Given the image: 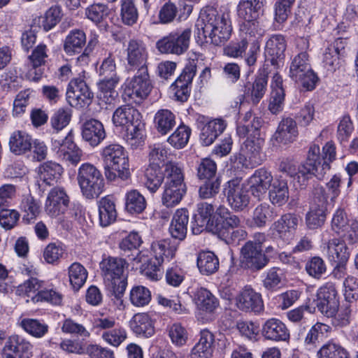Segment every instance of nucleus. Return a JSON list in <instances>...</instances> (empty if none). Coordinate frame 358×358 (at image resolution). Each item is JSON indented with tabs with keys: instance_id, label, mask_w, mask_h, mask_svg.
I'll return each instance as SVG.
<instances>
[{
	"instance_id": "obj_1",
	"label": "nucleus",
	"mask_w": 358,
	"mask_h": 358,
	"mask_svg": "<svg viewBox=\"0 0 358 358\" xmlns=\"http://www.w3.org/2000/svg\"><path fill=\"white\" fill-rule=\"evenodd\" d=\"M197 38L206 42L222 45L231 37L232 27L229 15L220 13L211 6L201 9L196 22Z\"/></svg>"
},
{
	"instance_id": "obj_2",
	"label": "nucleus",
	"mask_w": 358,
	"mask_h": 358,
	"mask_svg": "<svg viewBox=\"0 0 358 358\" xmlns=\"http://www.w3.org/2000/svg\"><path fill=\"white\" fill-rule=\"evenodd\" d=\"M336 159V147L332 142H327L322 148L320 155V147L313 145L308 150L307 159L299 168V173L305 179L315 176L322 180L330 170V163Z\"/></svg>"
},
{
	"instance_id": "obj_3",
	"label": "nucleus",
	"mask_w": 358,
	"mask_h": 358,
	"mask_svg": "<svg viewBox=\"0 0 358 358\" xmlns=\"http://www.w3.org/2000/svg\"><path fill=\"white\" fill-rule=\"evenodd\" d=\"M112 120L115 127L126 129L124 138L132 148H136L142 144L144 123L141 113L136 108L130 105L122 106L115 110Z\"/></svg>"
},
{
	"instance_id": "obj_4",
	"label": "nucleus",
	"mask_w": 358,
	"mask_h": 358,
	"mask_svg": "<svg viewBox=\"0 0 358 358\" xmlns=\"http://www.w3.org/2000/svg\"><path fill=\"white\" fill-rule=\"evenodd\" d=\"M178 243L169 238L153 241L150 251L153 259H144L141 266L143 273L149 279L157 281L161 276L160 268L165 260L170 261L176 255Z\"/></svg>"
},
{
	"instance_id": "obj_5",
	"label": "nucleus",
	"mask_w": 358,
	"mask_h": 358,
	"mask_svg": "<svg viewBox=\"0 0 358 358\" xmlns=\"http://www.w3.org/2000/svg\"><path fill=\"white\" fill-rule=\"evenodd\" d=\"M127 263L124 259L108 257L100 262L105 285L116 296L122 294L127 287L124 275Z\"/></svg>"
},
{
	"instance_id": "obj_6",
	"label": "nucleus",
	"mask_w": 358,
	"mask_h": 358,
	"mask_svg": "<svg viewBox=\"0 0 358 358\" xmlns=\"http://www.w3.org/2000/svg\"><path fill=\"white\" fill-rule=\"evenodd\" d=\"M289 76L308 91L315 89L318 78L311 68L309 55L306 52H301L292 59Z\"/></svg>"
},
{
	"instance_id": "obj_7",
	"label": "nucleus",
	"mask_w": 358,
	"mask_h": 358,
	"mask_svg": "<svg viewBox=\"0 0 358 358\" xmlns=\"http://www.w3.org/2000/svg\"><path fill=\"white\" fill-rule=\"evenodd\" d=\"M77 179L83 194L87 199L98 197L103 190L102 174L92 164L85 163L80 166Z\"/></svg>"
},
{
	"instance_id": "obj_8",
	"label": "nucleus",
	"mask_w": 358,
	"mask_h": 358,
	"mask_svg": "<svg viewBox=\"0 0 358 358\" xmlns=\"http://www.w3.org/2000/svg\"><path fill=\"white\" fill-rule=\"evenodd\" d=\"M327 195L322 186L314 187L309 210L306 215V224L309 229H317L325 222L327 215Z\"/></svg>"
},
{
	"instance_id": "obj_9",
	"label": "nucleus",
	"mask_w": 358,
	"mask_h": 358,
	"mask_svg": "<svg viewBox=\"0 0 358 358\" xmlns=\"http://www.w3.org/2000/svg\"><path fill=\"white\" fill-rule=\"evenodd\" d=\"M258 239L248 241L241 248V266L250 269L252 271H257L264 268L268 263L269 259L263 252L262 241L264 240V235L259 234Z\"/></svg>"
},
{
	"instance_id": "obj_10",
	"label": "nucleus",
	"mask_w": 358,
	"mask_h": 358,
	"mask_svg": "<svg viewBox=\"0 0 358 358\" xmlns=\"http://www.w3.org/2000/svg\"><path fill=\"white\" fill-rule=\"evenodd\" d=\"M101 157L105 166L115 171L118 178L125 180L130 177L129 157L124 147L119 144H110L103 149Z\"/></svg>"
},
{
	"instance_id": "obj_11",
	"label": "nucleus",
	"mask_w": 358,
	"mask_h": 358,
	"mask_svg": "<svg viewBox=\"0 0 358 358\" xmlns=\"http://www.w3.org/2000/svg\"><path fill=\"white\" fill-rule=\"evenodd\" d=\"M191 29L177 30L169 33L156 43V48L162 54L181 55L189 48Z\"/></svg>"
},
{
	"instance_id": "obj_12",
	"label": "nucleus",
	"mask_w": 358,
	"mask_h": 358,
	"mask_svg": "<svg viewBox=\"0 0 358 358\" xmlns=\"http://www.w3.org/2000/svg\"><path fill=\"white\" fill-rule=\"evenodd\" d=\"M260 50V43L256 39L242 38L240 41H231L224 48V55L231 57H239L245 55V61L249 66H254L257 62V55Z\"/></svg>"
},
{
	"instance_id": "obj_13",
	"label": "nucleus",
	"mask_w": 358,
	"mask_h": 358,
	"mask_svg": "<svg viewBox=\"0 0 358 358\" xmlns=\"http://www.w3.org/2000/svg\"><path fill=\"white\" fill-rule=\"evenodd\" d=\"M152 88L148 68L139 69L124 89V94L140 103L150 93Z\"/></svg>"
},
{
	"instance_id": "obj_14",
	"label": "nucleus",
	"mask_w": 358,
	"mask_h": 358,
	"mask_svg": "<svg viewBox=\"0 0 358 358\" xmlns=\"http://www.w3.org/2000/svg\"><path fill=\"white\" fill-rule=\"evenodd\" d=\"M218 217L217 209L215 212L212 204L206 202L199 203L197 205V214L195 215L196 227H192V233L199 234L202 231L203 227L212 233L217 231L219 229Z\"/></svg>"
},
{
	"instance_id": "obj_15",
	"label": "nucleus",
	"mask_w": 358,
	"mask_h": 358,
	"mask_svg": "<svg viewBox=\"0 0 358 358\" xmlns=\"http://www.w3.org/2000/svg\"><path fill=\"white\" fill-rule=\"evenodd\" d=\"M316 306L318 310L328 317H334L336 314L339 301L334 285L327 283L318 289Z\"/></svg>"
},
{
	"instance_id": "obj_16",
	"label": "nucleus",
	"mask_w": 358,
	"mask_h": 358,
	"mask_svg": "<svg viewBox=\"0 0 358 358\" xmlns=\"http://www.w3.org/2000/svg\"><path fill=\"white\" fill-rule=\"evenodd\" d=\"M93 96V93L83 80L76 78L70 82L66 99L71 106L83 107L89 105Z\"/></svg>"
},
{
	"instance_id": "obj_17",
	"label": "nucleus",
	"mask_w": 358,
	"mask_h": 358,
	"mask_svg": "<svg viewBox=\"0 0 358 358\" xmlns=\"http://www.w3.org/2000/svg\"><path fill=\"white\" fill-rule=\"evenodd\" d=\"M261 140H257L255 142L245 140L240 152L235 157L236 162L247 169H252L261 164Z\"/></svg>"
},
{
	"instance_id": "obj_18",
	"label": "nucleus",
	"mask_w": 358,
	"mask_h": 358,
	"mask_svg": "<svg viewBox=\"0 0 358 358\" xmlns=\"http://www.w3.org/2000/svg\"><path fill=\"white\" fill-rule=\"evenodd\" d=\"M46 51V45L41 43L35 47L28 56V71L26 73L28 80L38 82L41 79L44 73L42 66L45 64V59L48 57Z\"/></svg>"
},
{
	"instance_id": "obj_19",
	"label": "nucleus",
	"mask_w": 358,
	"mask_h": 358,
	"mask_svg": "<svg viewBox=\"0 0 358 358\" xmlns=\"http://www.w3.org/2000/svg\"><path fill=\"white\" fill-rule=\"evenodd\" d=\"M225 194L230 206L235 210H242L250 202L248 190L238 180L228 182L224 189Z\"/></svg>"
},
{
	"instance_id": "obj_20",
	"label": "nucleus",
	"mask_w": 358,
	"mask_h": 358,
	"mask_svg": "<svg viewBox=\"0 0 358 358\" xmlns=\"http://www.w3.org/2000/svg\"><path fill=\"white\" fill-rule=\"evenodd\" d=\"M69 199L62 187H54L49 192L45 206V212L51 217H57L67 210Z\"/></svg>"
},
{
	"instance_id": "obj_21",
	"label": "nucleus",
	"mask_w": 358,
	"mask_h": 358,
	"mask_svg": "<svg viewBox=\"0 0 358 358\" xmlns=\"http://www.w3.org/2000/svg\"><path fill=\"white\" fill-rule=\"evenodd\" d=\"M236 307L244 312L260 313L264 303L260 294L250 287H245L236 297Z\"/></svg>"
},
{
	"instance_id": "obj_22",
	"label": "nucleus",
	"mask_w": 358,
	"mask_h": 358,
	"mask_svg": "<svg viewBox=\"0 0 358 358\" xmlns=\"http://www.w3.org/2000/svg\"><path fill=\"white\" fill-rule=\"evenodd\" d=\"M127 61L130 70L148 68V52L144 44L136 40H130L127 48Z\"/></svg>"
},
{
	"instance_id": "obj_23",
	"label": "nucleus",
	"mask_w": 358,
	"mask_h": 358,
	"mask_svg": "<svg viewBox=\"0 0 358 358\" xmlns=\"http://www.w3.org/2000/svg\"><path fill=\"white\" fill-rule=\"evenodd\" d=\"M25 273L28 278L24 280V299L27 297L26 302L29 301L36 303L40 299L43 281L38 278V271L33 266L25 268Z\"/></svg>"
},
{
	"instance_id": "obj_24",
	"label": "nucleus",
	"mask_w": 358,
	"mask_h": 358,
	"mask_svg": "<svg viewBox=\"0 0 358 358\" xmlns=\"http://www.w3.org/2000/svg\"><path fill=\"white\" fill-rule=\"evenodd\" d=\"M273 178L270 171L261 168L255 171L248 180L252 194L260 199L272 185Z\"/></svg>"
},
{
	"instance_id": "obj_25",
	"label": "nucleus",
	"mask_w": 358,
	"mask_h": 358,
	"mask_svg": "<svg viewBox=\"0 0 358 358\" xmlns=\"http://www.w3.org/2000/svg\"><path fill=\"white\" fill-rule=\"evenodd\" d=\"M262 334L266 340L273 341H287L290 337L285 324L277 318L266 320L262 326Z\"/></svg>"
},
{
	"instance_id": "obj_26",
	"label": "nucleus",
	"mask_w": 358,
	"mask_h": 358,
	"mask_svg": "<svg viewBox=\"0 0 358 358\" xmlns=\"http://www.w3.org/2000/svg\"><path fill=\"white\" fill-rule=\"evenodd\" d=\"M286 41L280 34L273 35L266 42L265 55L273 66H279L285 59Z\"/></svg>"
},
{
	"instance_id": "obj_27",
	"label": "nucleus",
	"mask_w": 358,
	"mask_h": 358,
	"mask_svg": "<svg viewBox=\"0 0 358 358\" xmlns=\"http://www.w3.org/2000/svg\"><path fill=\"white\" fill-rule=\"evenodd\" d=\"M196 74V66L189 64L186 66L180 76L173 84L175 96L176 100L185 102L189 96V85L192 83Z\"/></svg>"
},
{
	"instance_id": "obj_28",
	"label": "nucleus",
	"mask_w": 358,
	"mask_h": 358,
	"mask_svg": "<svg viewBox=\"0 0 358 358\" xmlns=\"http://www.w3.org/2000/svg\"><path fill=\"white\" fill-rule=\"evenodd\" d=\"M120 80L119 77L102 78L98 83L99 92L97 97L99 99V105L102 107L113 104L115 99L117 97L118 93L115 90V87Z\"/></svg>"
},
{
	"instance_id": "obj_29",
	"label": "nucleus",
	"mask_w": 358,
	"mask_h": 358,
	"mask_svg": "<svg viewBox=\"0 0 358 358\" xmlns=\"http://www.w3.org/2000/svg\"><path fill=\"white\" fill-rule=\"evenodd\" d=\"M217 215H219L217 220L219 229L217 231L213 233L214 234L227 238L229 236L230 231L241 226V219L237 215L229 212V210L223 206H220L217 208Z\"/></svg>"
},
{
	"instance_id": "obj_30",
	"label": "nucleus",
	"mask_w": 358,
	"mask_h": 358,
	"mask_svg": "<svg viewBox=\"0 0 358 358\" xmlns=\"http://www.w3.org/2000/svg\"><path fill=\"white\" fill-rule=\"evenodd\" d=\"M82 137L91 146H97L106 138L103 124L95 119L86 120L82 125Z\"/></svg>"
},
{
	"instance_id": "obj_31",
	"label": "nucleus",
	"mask_w": 358,
	"mask_h": 358,
	"mask_svg": "<svg viewBox=\"0 0 358 358\" xmlns=\"http://www.w3.org/2000/svg\"><path fill=\"white\" fill-rule=\"evenodd\" d=\"M86 45V34L81 29L71 30L64 41L63 49L68 56L81 55Z\"/></svg>"
},
{
	"instance_id": "obj_32",
	"label": "nucleus",
	"mask_w": 358,
	"mask_h": 358,
	"mask_svg": "<svg viewBox=\"0 0 358 358\" xmlns=\"http://www.w3.org/2000/svg\"><path fill=\"white\" fill-rule=\"evenodd\" d=\"M299 222V218L296 215L287 213L273 224L272 229L278 237L289 239L296 229Z\"/></svg>"
},
{
	"instance_id": "obj_33",
	"label": "nucleus",
	"mask_w": 358,
	"mask_h": 358,
	"mask_svg": "<svg viewBox=\"0 0 358 358\" xmlns=\"http://www.w3.org/2000/svg\"><path fill=\"white\" fill-rule=\"evenodd\" d=\"M189 222V212L185 208L178 209L174 213L170 227L169 232L174 239L183 241L187 235Z\"/></svg>"
},
{
	"instance_id": "obj_34",
	"label": "nucleus",
	"mask_w": 358,
	"mask_h": 358,
	"mask_svg": "<svg viewBox=\"0 0 358 358\" xmlns=\"http://www.w3.org/2000/svg\"><path fill=\"white\" fill-rule=\"evenodd\" d=\"M227 126L224 120L214 119L205 124L201 129L199 140L204 146L211 145L215 139L224 131Z\"/></svg>"
},
{
	"instance_id": "obj_35",
	"label": "nucleus",
	"mask_w": 358,
	"mask_h": 358,
	"mask_svg": "<svg viewBox=\"0 0 358 358\" xmlns=\"http://www.w3.org/2000/svg\"><path fill=\"white\" fill-rule=\"evenodd\" d=\"M298 135L295 120L291 117L284 118L280 122L274 134L275 141L284 145L292 143Z\"/></svg>"
},
{
	"instance_id": "obj_36",
	"label": "nucleus",
	"mask_w": 358,
	"mask_h": 358,
	"mask_svg": "<svg viewBox=\"0 0 358 358\" xmlns=\"http://www.w3.org/2000/svg\"><path fill=\"white\" fill-rule=\"evenodd\" d=\"M59 144L60 145L59 153L64 161L73 165H76L80 162L83 151L73 142L71 133H69L62 143Z\"/></svg>"
},
{
	"instance_id": "obj_37",
	"label": "nucleus",
	"mask_w": 358,
	"mask_h": 358,
	"mask_svg": "<svg viewBox=\"0 0 358 358\" xmlns=\"http://www.w3.org/2000/svg\"><path fill=\"white\" fill-rule=\"evenodd\" d=\"M214 335L208 329L200 332V339L193 348L190 358H210L212 356V345L214 343Z\"/></svg>"
},
{
	"instance_id": "obj_38",
	"label": "nucleus",
	"mask_w": 358,
	"mask_h": 358,
	"mask_svg": "<svg viewBox=\"0 0 358 358\" xmlns=\"http://www.w3.org/2000/svg\"><path fill=\"white\" fill-rule=\"evenodd\" d=\"M130 327L136 334L146 338L152 336L155 333L152 320L145 313L134 315L130 321Z\"/></svg>"
},
{
	"instance_id": "obj_39",
	"label": "nucleus",
	"mask_w": 358,
	"mask_h": 358,
	"mask_svg": "<svg viewBox=\"0 0 358 358\" xmlns=\"http://www.w3.org/2000/svg\"><path fill=\"white\" fill-rule=\"evenodd\" d=\"M142 243L143 241L139 234L137 232L133 231L122 240L120 243V248L124 252L134 251L131 255H127L130 261H135L137 263L143 262L144 257L141 255V252L137 250Z\"/></svg>"
},
{
	"instance_id": "obj_40",
	"label": "nucleus",
	"mask_w": 358,
	"mask_h": 358,
	"mask_svg": "<svg viewBox=\"0 0 358 358\" xmlns=\"http://www.w3.org/2000/svg\"><path fill=\"white\" fill-rule=\"evenodd\" d=\"M265 0H240L237 6L239 17L244 20L257 19L264 7Z\"/></svg>"
},
{
	"instance_id": "obj_41",
	"label": "nucleus",
	"mask_w": 358,
	"mask_h": 358,
	"mask_svg": "<svg viewBox=\"0 0 358 358\" xmlns=\"http://www.w3.org/2000/svg\"><path fill=\"white\" fill-rule=\"evenodd\" d=\"M100 225L108 227L116 220L117 210L115 202L108 196L103 197L98 202Z\"/></svg>"
},
{
	"instance_id": "obj_42",
	"label": "nucleus",
	"mask_w": 358,
	"mask_h": 358,
	"mask_svg": "<svg viewBox=\"0 0 358 358\" xmlns=\"http://www.w3.org/2000/svg\"><path fill=\"white\" fill-rule=\"evenodd\" d=\"M164 185L186 186L183 167L179 163L169 161L164 164Z\"/></svg>"
},
{
	"instance_id": "obj_43",
	"label": "nucleus",
	"mask_w": 358,
	"mask_h": 358,
	"mask_svg": "<svg viewBox=\"0 0 358 358\" xmlns=\"http://www.w3.org/2000/svg\"><path fill=\"white\" fill-rule=\"evenodd\" d=\"M327 255L330 262H347L350 257L348 248L344 241L337 238L329 240L327 245Z\"/></svg>"
},
{
	"instance_id": "obj_44",
	"label": "nucleus",
	"mask_w": 358,
	"mask_h": 358,
	"mask_svg": "<svg viewBox=\"0 0 358 358\" xmlns=\"http://www.w3.org/2000/svg\"><path fill=\"white\" fill-rule=\"evenodd\" d=\"M270 201L273 205L282 206L288 201L289 189L286 180L281 179V177L276 178L268 192Z\"/></svg>"
},
{
	"instance_id": "obj_45",
	"label": "nucleus",
	"mask_w": 358,
	"mask_h": 358,
	"mask_svg": "<svg viewBox=\"0 0 358 358\" xmlns=\"http://www.w3.org/2000/svg\"><path fill=\"white\" fill-rule=\"evenodd\" d=\"M154 124L158 133L166 135L176 127V115L168 109L159 110L155 115Z\"/></svg>"
},
{
	"instance_id": "obj_46",
	"label": "nucleus",
	"mask_w": 358,
	"mask_h": 358,
	"mask_svg": "<svg viewBox=\"0 0 358 358\" xmlns=\"http://www.w3.org/2000/svg\"><path fill=\"white\" fill-rule=\"evenodd\" d=\"M187 186L164 185L162 202L167 208L178 205L186 194Z\"/></svg>"
},
{
	"instance_id": "obj_47",
	"label": "nucleus",
	"mask_w": 358,
	"mask_h": 358,
	"mask_svg": "<svg viewBox=\"0 0 358 358\" xmlns=\"http://www.w3.org/2000/svg\"><path fill=\"white\" fill-rule=\"evenodd\" d=\"M197 266L200 273L209 275L215 273L219 268V259L217 257L210 251H202L197 257Z\"/></svg>"
},
{
	"instance_id": "obj_48",
	"label": "nucleus",
	"mask_w": 358,
	"mask_h": 358,
	"mask_svg": "<svg viewBox=\"0 0 358 358\" xmlns=\"http://www.w3.org/2000/svg\"><path fill=\"white\" fill-rule=\"evenodd\" d=\"M63 168L58 163L49 161L38 167L40 178L48 185H52L62 176Z\"/></svg>"
},
{
	"instance_id": "obj_49",
	"label": "nucleus",
	"mask_w": 358,
	"mask_h": 358,
	"mask_svg": "<svg viewBox=\"0 0 358 358\" xmlns=\"http://www.w3.org/2000/svg\"><path fill=\"white\" fill-rule=\"evenodd\" d=\"M33 153L32 159L36 161L43 160L47 155V147L38 140H34L29 135L24 136V155L29 158Z\"/></svg>"
},
{
	"instance_id": "obj_50",
	"label": "nucleus",
	"mask_w": 358,
	"mask_h": 358,
	"mask_svg": "<svg viewBox=\"0 0 358 358\" xmlns=\"http://www.w3.org/2000/svg\"><path fill=\"white\" fill-rule=\"evenodd\" d=\"M331 329V327L324 323H315L308 331L304 338L305 344L308 346L315 347L317 344L327 337Z\"/></svg>"
},
{
	"instance_id": "obj_51",
	"label": "nucleus",
	"mask_w": 358,
	"mask_h": 358,
	"mask_svg": "<svg viewBox=\"0 0 358 358\" xmlns=\"http://www.w3.org/2000/svg\"><path fill=\"white\" fill-rule=\"evenodd\" d=\"M198 307L206 312L212 313L218 306L219 303L215 296L207 289L199 288L194 295Z\"/></svg>"
},
{
	"instance_id": "obj_52",
	"label": "nucleus",
	"mask_w": 358,
	"mask_h": 358,
	"mask_svg": "<svg viewBox=\"0 0 358 358\" xmlns=\"http://www.w3.org/2000/svg\"><path fill=\"white\" fill-rule=\"evenodd\" d=\"M278 216L274 208L267 204H260L254 210L252 221L257 227H264L268 222H271Z\"/></svg>"
},
{
	"instance_id": "obj_53",
	"label": "nucleus",
	"mask_w": 358,
	"mask_h": 358,
	"mask_svg": "<svg viewBox=\"0 0 358 358\" xmlns=\"http://www.w3.org/2000/svg\"><path fill=\"white\" fill-rule=\"evenodd\" d=\"M160 166H148L145 171V185L152 192H155L162 184L164 177Z\"/></svg>"
},
{
	"instance_id": "obj_54",
	"label": "nucleus",
	"mask_w": 358,
	"mask_h": 358,
	"mask_svg": "<svg viewBox=\"0 0 358 358\" xmlns=\"http://www.w3.org/2000/svg\"><path fill=\"white\" fill-rule=\"evenodd\" d=\"M268 75L261 73L257 76L251 87H248V93L250 94L252 102L257 104L264 96L267 90Z\"/></svg>"
},
{
	"instance_id": "obj_55",
	"label": "nucleus",
	"mask_w": 358,
	"mask_h": 358,
	"mask_svg": "<svg viewBox=\"0 0 358 358\" xmlns=\"http://www.w3.org/2000/svg\"><path fill=\"white\" fill-rule=\"evenodd\" d=\"M125 207L131 214L141 213L146 208L145 199L138 190L132 189L126 194Z\"/></svg>"
},
{
	"instance_id": "obj_56",
	"label": "nucleus",
	"mask_w": 358,
	"mask_h": 358,
	"mask_svg": "<svg viewBox=\"0 0 358 358\" xmlns=\"http://www.w3.org/2000/svg\"><path fill=\"white\" fill-rule=\"evenodd\" d=\"M69 277L73 288L78 291L85 284L87 278V272L80 263L75 262L69 268Z\"/></svg>"
},
{
	"instance_id": "obj_57",
	"label": "nucleus",
	"mask_w": 358,
	"mask_h": 358,
	"mask_svg": "<svg viewBox=\"0 0 358 358\" xmlns=\"http://www.w3.org/2000/svg\"><path fill=\"white\" fill-rule=\"evenodd\" d=\"M320 358H350L345 349L338 344L328 342L317 352Z\"/></svg>"
},
{
	"instance_id": "obj_58",
	"label": "nucleus",
	"mask_w": 358,
	"mask_h": 358,
	"mask_svg": "<svg viewBox=\"0 0 358 358\" xmlns=\"http://www.w3.org/2000/svg\"><path fill=\"white\" fill-rule=\"evenodd\" d=\"M3 353L6 358H22V338L17 335L10 336L3 347Z\"/></svg>"
},
{
	"instance_id": "obj_59",
	"label": "nucleus",
	"mask_w": 358,
	"mask_h": 358,
	"mask_svg": "<svg viewBox=\"0 0 358 358\" xmlns=\"http://www.w3.org/2000/svg\"><path fill=\"white\" fill-rule=\"evenodd\" d=\"M129 299L134 306L143 307L151 301V292L144 286H135L130 292Z\"/></svg>"
},
{
	"instance_id": "obj_60",
	"label": "nucleus",
	"mask_w": 358,
	"mask_h": 358,
	"mask_svg": "<svg viewBox=\"0 0 358 358\" xmlns=\"http://www.w3.org/2000/svg\"><path fill=\"white\" fill-rule=\"evenodd\" d=\"M99 73L102 78L118 77L116 72L115 55L113 52L105 51Z\"/></svg>"
},
{
	"instance_id": "obj_61",
	"label": "nucleus",
	"mask_w": 358,
	"mask_h": 358,
	"mask_svg": "<svg viewBox=\"0 0 358 358\" xmlns=\"http://www.w3.org/2000/svg\"><path fill=\"white\" fill-rule=\"evenodd\" d=\"M191 134V129L184 125H180L169 137L168 142L177 149L185 147L187 143Z\"/></svg>"
},
{
	"instance_id": "obj_62",
	"label": "nucleus",
	"mask_w": 358,
	"mask_h": 358,
	"mask_svg": "<svg viewBox=\"0 0 358 358\" xmlns=\"http://www.w3.org/2000/svg\"><path fill=\"white\" fill-rule=\"evenodd\" d=\"M62 331L65 334L75 335L83 338H88L90 336V331L84 325L76 322L71 318H67L63 321Z\"/></svg>"
},
{
	"instance_id": "obj_63",
	"label": "nucleus",
	"mask_w": 358,
	"mask_h": 358,
	"mask_svg": "<svg viewBox=\"0 0 358 358\" xmlns=\"http://www.w3.org/2000/svg\"><path fill=\"white\" fill-rule=\"evenodd\" d=\"M71 117V111L68 108H59L50 118L52 128L56 131H61L66 127Z\"/></svg>"
},
{
	"instance_id": "obj_64",
	"label": "nucleus",
	"mask_w": 358,
	"mask_h": 358,
	"mask_svg": "<svg viewBox=\"0 0 358 358\" xmlns=\"http://www.w3.org/2000/svg\"><path fill=\"white\" fill-rule=\"evenodd\" d=\"M217 165L214 161L206 158L202 159L197 168V176L200 180H213L216 178Z\"/></svg>"
}]
</instances>
